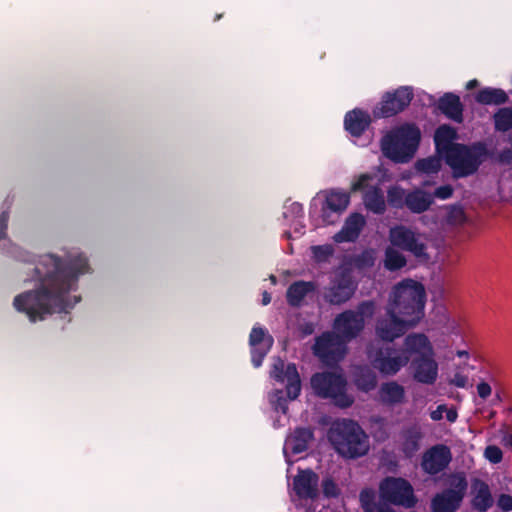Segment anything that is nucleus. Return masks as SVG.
I'll use <instances>...</instances> for the list:
<instances>
[{"label": "nucleus", "instance_id": "35", "mask_svg": "<svg viewBox=\"0 0 512 512\" xmlns=\"http://www.w3.org/2000/svg\"><path fill=\"white\" fill-rule=\"evenodd\" d=\"M402 451L407 457H412L420 448L423 437L420 428L416 425L406 428L403 433Z\"/></svg>", "mask_w": 512, "mask_h": 512}, {"label": "nucleus", "instance_id": "38", "mask_svg": "<svg viewBox=\"0 0 512 512\" xmlns=\"http://www.w3.org/2000/svg\"><path fill=\"white\" fill-rule=\"evenodd\" d=\"M406 192L398 186H391L387 191V203L394 209H403L406 205Z\"/></svg>", "mask_w": 512, "mask_h": 512}, {"label": "nucleus", "instance_id": "2", "mask_svg": "<svg viewBox=\"0 0 512 512\" xmlns=\"http://www.w3.org/2000/svg\"><path fill=\"white\" fill-rule=\"evenodd\" d=\"M425 302L424 285L408 278L394 285L386 307L389 313H396L416 326L424 317Z\"/></svg>", "mask_w": 512, "mask_h": 512}, {"label": "nucleus", "instance_id": "19", "mask_svg": "<svg viewBox=\"0 0 512 512\" xmlns=\"http://www.w3.org/2000/svg\"><path fill=\"white\" fill-rule=\"evenodd\" d=\"M273 337L267 334V331L258 326H254L249 335V344L251 346V362L255 368L262 365L264 358L273 345Z\"/></svg>", "mask_w": 512, "mask_h": 512}, {"label": "nucleus", "instance_id": "50", "mask_svg": "<svg viewBox=\"0 0 512 512\" xmlns=\"http://www.w3.org/2000/svg\"><path fill=\"white\" fill-rule=\"evenodd\" d=\"M477 393L481 399L486 400L492 393L490 384L485 381H481L480 383H478Z\"/></svg>", "mask_w": 512, "mask_h": 512}, {"label": "nucleus", "instance_id": "55", "mask_svg": "<svg viewBox=\"0 0 512 512\" xmlns=\"http://www.w3.org/2000/svg\"><path fill=\"white\" fill-rule=\"evenodd\" d=\"M356 263L358 266H372L373 258L369 254L363 253L357 257Z\"/></svg>", "mask_w": 512, "mask_h": 512}, {"label": "nucleus", "instance_id": "36", "mask_svg": "<svg viewBox=\"0 0 512 512\" xmlns=\"http://www.w3.org/2000/svg\"><path fill=\"white\" fill-rule=\"evenodd\" d=\"M492 118L496 131L504 133L512 130V107L499 108Z\"/></svg>", "mask_w": 512, "mask_h": 512}, {"label": "nucleus", "instance_id": "58", "mask_svg": "<svg viewBox=\"0 0 512 512\" xmlns=\"http://www.w3.org/2000/svg\"><path fill=\"white\" fill-rule=\"evenodd\" d=\"M313 249L315 255H318V253H321L324 256L331 254V249L328 246H315Z\"/></svg>", "mask_w": 512, "mask_h": 512}, {"label": "nucleus", "instance_id": "8", "mask_svg": "<svg viewBox=\"0 0 512 512\" xmlns=\"http://www.w3.org/2000/svg\"><path fill=\"white\" fill-rule=\"evenodd\" d=\"M447 487L434 495L431 512H456L465 498L468 481L464 473H453L446 480Z\"/></svg>", "mask_w": 512, "mask_h": 512}, {"label": "nucleus", "instance_id": "25", "mask_svg": "<svg viewBox=\"0 0 512 512\" xmlns=\"http://www.w3.org/2000/svg\"><path fill=\"white\" fill-rule=\"evenodd\" d=\"M437 108L447 118L457 123L463 122V104L458 95L451 92L445 93L439 98Z\"/></svg>", "mask_w": 512, "mask_h": 512}, {"label": "nucleus", "instance_id": "54", "mask_svg": "<svg viewBox=\"0 0 512 512\" xmlns=\"http://www.w3.org/2000/svg\"><path fill=\"white\" fill-rule=\"evenodd\" d=\"M449 218L455 221H461L464 219V211L460 206H453L449 212Z\"/></svg>", "mask_w": 512, "mask_h": 512}, {"label": "nucleus", "instance_id": "41", "mask_svg": "<svg viewBox=\"0 0 512 512\" xmlns=\"http://www.w3.org/2000/svg\"><path fill=\"white\" fill-rule=\"evenodd\" d=\"M321 488L323 496L327 499L338 498L341 495V489L331 476L322 480Z\"/></svg>", "mask_w": 512, "mask_h": 512}, {"label": "nucleus", "instance_id": "21", "mask_svg": "<svg viewBox=\"0 0 512 512\" xmlns=\"http://www.w3.org/2000/svg\"><path fill=\"white\" fill-rule=\"evenodd\" d=\"M471 506L479 512H486L493 506V497L489 485L480 478L471 480Z\"/></svg>", "mask_w": 512, "mask_h": 512}, {"label": "nucleus", "instance_id": "43", "mask_svg": "<svg viewBox=\"0 0 512 512\" xmlns=\"http://www.w3.org/2000/svg\"><path fill=\"white\" fill-rule=\"evenodd\" d=\"M354 311L356 312V315L365 320L366 317H372L374 314L375 303L371 300L362 301Z\"/></svg>", "mask_w": 512, "mask_h": 512}, {"label": "nucleus", "instance_id": "37", "mask_svg": "<svg viewBox=\"0 0 512 512\" xmlns=\"http://www.w3.org/2000/svg\"><path fill=\"white\" fill-rule=\"evenodd\" d=\"M407 260L405 256L393 247L385 250L384 267L389 271H397L405 267Z\"/></svg>", "mask_w": 512, "mask_h": 512}, {"label": "nucleus", "instance_id": "31", "mask_svg": "<svg viewBox=\"0 0 512 512\" xmlns=\"http://www.w3.org/2000/svg\"><path fill=\"white\" fill-rule=\"evenodd\" d=\"M316 286L311 281H295L286 291V300L291 307H300L304 298L315 290Z\"/></svg>", "mask_w": 512, "mask_h": 512}, {"label": "nucleus", "instance_id": "18", "mask_svg": "<svg viewBox=\"0 0 512 512\" xmlns=\"http://www.w3.org/2000/svg\"><path fill=\"white\" fill-rule=\"evenodd\" d=\"M319 476L312 469H300L293 479V490L299 499L316 500L319 497Z\"/></svg>", "mask_w": 512, "mask_h": 512}, {"label": "nucleus", "instance_id": "14", "mask_svg": "<svg viewBox=\"0 0 512 512\" xmlns=\"http://www.w3.org/2000/svg\"><path fill=\"white\" fill-rule=\"evenodd\" d=\"M357 288L352 276L347 272L337 274L324 291V300L331 305H341L352 298Z\"/></svg>", "mask_w": 512, "mask_h": 512}, {"label": "nucleus", "instance_id": "23", "mask_svg": "<svg viewBox=\"0 0 512 512\" xmlns=\"http://www.w3.org/2000/svg\"><path fill=\"white\" fill-rule=\"evenodd\" d=\"M313 439L314 432L310 427H296L285 440L284 452L289 449L294 455L303 453Z\"/></svg>", "mask_w": 512, "mask_h": 512}, {"label": "nucleus", "instance_id": "52", "mask_svg": "<svg viewBox=\"0 0 512 512\" xmlns=\"http://www.w3.org/2000/svg\"><path fill=\"white\" fill-rule=\"evenodd\" d=\"M498 161L501 164L511 165L512 164V149L505 148L498 154Z\"/></svg>", "mask_w": 512, "mask_h": 512}, {"label": "nucleus", "instance_id": "34", "mask_svg": "<svg viewBox=\"0 0 512 512\" xmlns=\"http://www.w3.org/2000/svg\"><path fill=\"white\" fill-rule=\"evenodd\" d=\"M508 100V94L500 88L485 87L475 95V101L482 105H502Z\"/></svg>", "mask_w": 512, "mask_h": 512}, {"label": "nucleus", "instance_id": "4", "mask_svg": "<svg viewBox=\"0 0 512 512\" xmlns=\"http://www.w3.org/2000/svg\"><path fill=\"white\" fill-rule=\"evenodd\" d=\"M421 139L420 129L414 124L401 125L381 140L383 154L396 163L408 162L417 151Z\"/></svg>", "mask_w": 512, "mask_h": 512}, {"label": "nucleus", "instance_id": "6", "mask_svg": "<svg viewBox=\"0 0 512 512\" xmlns=\"http://www.w3.org/2000/svg\"><path fill=\"white\" fill-rule=\"evenodd\" d=\"M270 377L276 382L285 383V391L277 389L271 395L270 402L276 411L286 414L288 411V399L295 400L301 393V379L296 364L285 362L280 358H276L270 370Z\"/></svg>", "mask_w": 512, "mask_h": 512}, {"label": "nucleus", "instance_id": "62", "mask_svg": "<svg viewBox=\"0 0 512 512\" xmlns=\"http://www.w3.org/2000/svg\"><path fill=\"white\" fill-rule=\"evenodd\" d=\"M456 355H457L458 357H460V358H461V357H468V356H469V353H468V351H466V350H458V351L456 352Z\"/></svg>", "mask_w": 512, "mask_h": 512}, {"label": "nucleus", "instance_id": "20", "mask_svg": "<svg viewBox=\"0 0 512 512\" xmlns=\"http://www.w3.org/2000/svg\"><path fill=\"white\" fill-rule=\"evenodd\" d=\"M411 368L414 380L419 383L432 385L437 380L438 364L434 359V353L415 356L411 361Z\"/></svg>", "mask_w": 512, "mask_h": 512}, {"label": "nucleus", "instance_id": "17", "mask_svg": "<svg viewBox=\"0 0 512 512\" xmlns=\"http://www.w3.org/2000/svg\"><path fill=\"white\" fill-rule=\"evenodd\" d=\"M451 460L450 448L443 444H437L423 454L421 467L426 473L436 475L447 468Z\"/></svg>", "mask_w": 512, "mask_h": 512}, {"label": "nucleus", "instance_id": "16", "mask_svg": "<svg viewBox=\"0 0 512 512\" xmlns=\"http://www.w3.org/2000/svg\"><path fill=\"white\" fill-rule=\"evenodd\" d=\"M365 327L364 319L354 310H345L338 314L333 323L334 332L346 343L357 338Z\"/></svg>", "mask_w": 512, "mask_h": 512}, {"label": "nucleus", "instance_id": "5", "mask_svg": "<svg viewBox=\"0 0 512 512\" xmlns=\"http://www.w3.org/2000/svg\"><path fill=\"white\" fill-rule=\"evenodd\" d=\"M492 156L484 141L471 144H456L445 158L455 178H465L475 174L480 166Z\"/></svg>", "mask_w": 512, "mask_h": 512}, {"label": "nucleus", "instance_id": "27", "mask_svg": "<svg viewBox=\"0 0 512 512\" xmlns=\"http://www.w3.org/2000/svg\"><path fill=\"white\" fill-rule=\"evenodd\" d=\"M350 202V196L348 193L345 192H338V191H330L326 195L325 203L322 207V216L323 220L326 223H332V221L329 220L330 213H342L346 210L347 206Z\"/></svg>", "mask_w": 512, "mask_h": 512}, {"label": "nucleus", "instance_id": "9", "mask_svg": "<svg viewBox=\"0 0 512 512\" xmlns=\"http://www.w3.org/2000/svg\"><path fill=\"white\" fill-rule=\"evenodd\" d=\"M313 354L327 366H336L347 352V343L334 331H327L316 337Z\"/></svg>", "mask_w": 512, "mask_h": 512}, {"label": "nucleus", "instance_id": "51", "mask_svg": "<svg viewBox=\"0 0 512 512\" xmlns=\"http://www.w3.org/2000/svg\"><path fill=\"white\" fill-rule=\"evenodd\" d=\"M9 212L3 211L0 215V240L6 237V230L8 228Z\"/></svg>", "mask_w": 512, "mask_h": 512}, {"label": "nucleus", "instance_id": "40", "mask_svg": "<svg viewBox=\"0 0 512 512\" xmlns=\"http://www.w3.org/2000/svg\"><path fill=\"white\" fill-rule=\"evenodd\" d=\"M371 433L375 440L385 441L389 438L388 424L385 418L375 417L372 419Z\"/></svg>", "mask_w": 512, "mask_h": 512}, {"label": "nucleus", "instance_id": "15", "mask_svg": "<svg viewBox=\"0 0 512 512\" xmlns=\"http://www.w3.org/2000/svg\"><path fill=\"white\" fill-rule=\"evenodd\" d=\"M412 327L414 326L409 321L386 310L385 315L377 320L375 331L381 340L392 342Z\"/></svg>", "mask_w": 512, "mask_h": 512}, {"label": "nucleus", "instance_id": "29", "mask_svg": "<svg viewBox=\"0 0 512 512\" xmlns=\"http://www.w3.org/2000/svg\"><path fill=\"white\" fill-rule=\"evenodd\" d=\"M353 381L358 390L370 392L377 387L378 379L373 366L360 365L353 371Z\"/></svg>", "mask_w": 512, "mask_h": 512}, {"label": "nucleus", "instance_id": "28", "mask_svg": "<svg viewBox=\"0 0 512 512\" xmlns=\"http://www.w3.org/2000/svg\"><path fill=\"white\" fill-rule=\"evenodd\" d=\"M404 350L401 353H406L411 358L412 354L420 356L426 353L433 354V347L425 334L413 333L406 336L404 340Z\"/></svg>", "mask_w": 512, "mask_h": 512}, {"label": "nucleus", "instance_id": "3", "mask_svg": "<svg viewBox=\"0 0 512 512\" xmlns=\"http://www.w3.org/2000/svg\"><path fill=\"white\" fill-rule=\"evenodd\" d=\"M328 439L335 451L346 459L365 456L369 449V437L363 428L352 419H341L332 424Z\"/></svg>", "mask_w": 512, "mask_h": 512}, {"label": "nucleus", "instance_id": "11", "mask_svg": "<svg viewBox=\"0 0 512 512\" xmlns=\"http://www.w3.org/2000/svg\"><path fill=\"white\" fill-rule=\"evenodd\" d=\"M389 241L393 247L411 253L416 259L428 261L427 245L419 234L404 225H396L389 230Z\"/></svg>", "mask_w": 512, "mask_h": 512}, {"label": "nucleus", "instance_id": "26", "mask_svg": "<svg viewBox=\"0 0 512 512\" xmlns=\"http://www.w3.org/2000/svg\"><path fill=\"white\" fill-rule=\"evenodd\" d=\"M457 138V131L449 125L439 126L434 134V143L438 154L447 158L450 155L452 148L457 144L454 140Z\"/></svg>", "mask_w": 512, "mask_h": 512}, {"label": "nucleus", "instance_id": "33", "mask_svg": "<svg viewBox=\"0 0 512 512\" xmlns=\"http://www.w3.org/2000/svg\"><path fill=\"white\" fill-rule=\"evenodd\" d=\"M363 203L366 209L374 214L382 215L386 211L384 193L378 186H372L364 192Z\"/></svg>", "mask_w": 512, "mask_h": 512}, {"label": "nucleus", "instance_id": "63", "mask_svg": "<svg viewBox=\"0 0 512 512\" xmlns=\"http://www.w3.org/2000/svg\"><path fill=\"white\" fill-rule=\"evenodd\" d=\"M222 17V14H217L214 18V21H218Z\"/></svg>", "mask_w": 512, "mask_h": 512}, {"label": "nucleus", "instance_id": "1", "mask_svg": "<svg viewBox=\"0 0 512 512\" xmlns=\"http://www.w3.org/2000/svg\"><path fill=\"white\" fill-rule=\"evenodd\" d=\"M88 271V259L81 253L69 254L64 259L54 254L41 255L34 262L30 279L39 281L40 288L17 295L13 306L31 322L43 320L52 313L68 312L81 300L80 296L71 300L68 293L76 290L79 276Z\"/></svg>", "mask_w": 512, "mask_h": 512}, {"label": "nucleus", "instance_id": "46", "mask_svg": "<svg viewBox=\"0 0 512 512\" xmlns=\"http://www.w3.org/2000/svg\"><path fill=\"white\" fill-rule=\"evenodd\" d=\"M454 189L451 185H442L434 190V193L431 194L433 198H438L441 200L449 199L453 195Z\"/></svg>", "mask_w": 512, "mask_h": 512}, {"label": "nucleus", "instance_id": "56", "mask_svg": "<svg viewBox=\"0 0 512 512\" xmlns=\"http://www.w3.org/2000/svg\"><path fill=\"white\" fill-rule=\"evenodd\" d=\"M444 410H447V406L444 404L439 405L436 410L430 413V417L434 421H439L443 418Z\"/></svg>", "mask_w": 512, "mask_h": 512}, {"label": "nucleus", "instance_id": "42", "mask_svg": "<svg viewBox=\"0 0 512 512\" xmlns=\"http://www.w3.org/2000/svg\"><path fill=\"white\" fill-rule=\"evenodd\" d=\"M359 499L364 512H371L380 503L375 502V494L370 489H363L360 492Z\"/></svg>", "mask_w": 512, "mask_h": 512}, {"label": "nucleus", "instance_id": "39", "mask_svg": "<svg viewBox=\"0 0 512 512\" xmlns=\"http://www.w3.org/2000/svg\"><path fill=\"white\" fill-rule=\"evenodd\" d=\"M415 167L417 171L425 174L438 173L441 169V159L439 157H428L417 160Z\"/></svg>", "mask_w": 512, "mask_h": 512}, {"label": "nucleus", "instance_id": "24", "mask_svg": "<svg viewBox=\"0 0 512 512\" xmlns=\"http://www.w3.org/2000/svg\"><path fill=\"white\" fill-rule=\"evenodd\" d=\"M370 124V114L359 108L347 112L344 117V127L354 137H360Z\"/></svg>", "mask_w": 512, "mask_h": 512}, {"label": "nucleus", "instance_id": "45", "mask_svg": "<svg viewBox=\"0 0 512 512\" xmlns=\"http://www.w3.org/2000/svg\"><path fill=\"white\" fill-rule=\"evenodd\" d=\"M485 457L493 464L501 462L503 458L502 450L495 445H489L485 449Z\"/></svg>", "mask_w": 512, "mask_h": 512}, {"label": "nucleus", "instance_id": "7", "mask_svg": "<svg viewBox=\"0 0 512 512\" xmlns=\"http://www.w3.org/2000/svg\"><path fill=\"white\" fill-rule=\"evenodd\" d=\"M314 393L323 399H330L339 408H348L354 403V397L347 393L346 378L336 372L323 371L311 377Z\"/></svg>", "mask_w": 512, "mask_h": 512}, {"label": "nucleus", "instance_id": "32", "mask_svg": "<svg viewBox=\"0 0 512 512\" xmlns=\"http://www.w3.org/2000/svg\"><path fill=\"white\" fill-rule=\"evenodd\" d=\"M378 393L380 401L385 405L394 406L405 400V389L396 381L382 383Z\"/></svg>", "mask_w": 512, "mask_h": 512}, {"label": "nucleus", "instance_id": "13", "mask_svg": "<svg viewBox=\"0 0 512 512\" xmlns=\"http://www.w3.org/2000/svg\"><path fill=\"white\" fill-rule=\"evenodd\" d=\"M368 358L374 369L383 375H395L406 366L410 357L406 353H397L390 346L380 347L368 352Z\"/></svg>", "mask_w": 512, "mask_h": 512}, {"label": "nucleus", "instance_id": "61", "mask_svg": "<svg viewBox=\"0 0 512 512\" xmlns=\"http://www.w3.org/2000/svg\"><path fill=\"white\" fill-rule=\"evenodd\" d=\"M270 302H271V295L267 291H264L263 295H262V304L268 305Z\"/></svg>", "mask_w": 512, "mask_h": 512}, {"label": "nucleus", "instance_id": "57", "mask_svg": "<svg viewBox=\"0 0 512 512\" xmlns=\"http://www.w3.org/2000/svg\"><path fill=\"white\" fill-rule=\"evenodd\" d=\"M444 412H445V417H446L448 422L453 423V422H455L457 420L458 413H457V410L455 408H448L447 407V410H444Z\"/></svg>", "mask_w": 512, "mask_h": 512}, {"label": "nucleus", "instance_id": "59", "mask_svg": "<svg viewBox=\"0 0 512 512\" xmlns=\"http://www.w3.org/2000/svg\"><path fill=\"white\" fill-rule=\"evenodd\" d=\"M371 512H394V510L388 507L385 503H380L376 508L371 510Z\"/></svg>", "mask_w": 512, "mask_h": 512}, {"label": "nucleus", "instance_id": "53", "mask_svg": "<svg viewBox=\"0 0 512 512\" xmlns=\"http://www.w3.org/2000/svg\"><path fill=\"white\" fill-rule=\"evenodd\" d=\"M468 382V378L465 375H462L460 373H456L451 380V383L459 388H465Z\"/></svg>", "mask_w": 512, "mask_h": 512}, {"label": "nucleus", "instance_id": "30", "mask_svg": "<svg viewBox=\"0 0 512 512\" xmlns=\"http://www.w3.org/2000/svg\"><path fill=\"white\" fill-rule=\"evenodd\" d=\"M432 204L433 196L422 189H415L406 194L405 207L412 213L421 214L427 211Z\"/></svg>", "mask_w": 512, "mask_h": 512}, {"label": "nucleus", "instance_id": "48", "mask_svg": "<svg viewBox=\"0 0 512 512\" xmlns=\"http://www.w3.org/2000/svg\"><path fill=\"white\" fill-rule=\"evenodd\" d=\"M500 435L503 446L512 450V428L504 425L500 429Z\"/></svg>", "mask_w": 512, "mask_h": 512}, {"label": "nucleus", "instance_id": "12", "mask_svg": "<svg viewBox=\"0 0 512 512\" xmlns=\"http://www.w3.org/2000/svg\"><path fill=\"white\" fill-rule=\"evenodd\" d=\"M414 93L411 87L401 86L393 91L386 92L379 104L373 109L375 118H389L404 111L413 100Z\"/></svg>", "mask_w": 512, "mask_h": 512}, {"label": "nucleus", "instance_id": "10", "mask_svg": "<svg viewBox=\"0 0 512 512\" xmlns=\"http://www.w3.org/2000/svg\"><path fill=\"white\" fill-rule=\"evenodd\" d=\"M379 493L383 501L405 508H413L417 503L412 485L403 478H385L380 483Z\"/></svg>", "mask_w": 512, "mask_h": 512}, {"label": "nucleus", "instance_id": "22", "mask_svg": "<svg viewBox=\"0 0 512 512\" xmlns=\"http://www.w3.org/2000/svg\"><path fill=\"white\" fill-rule=\"evenodd\" d=\"M365 218L360 213H352L346 220L339 232L333 239L337 243L354 242L358 239L363 227L365 226Z\"/></svg>", "mask_w": 512, "mask_h": 512}, {"label": "nucleus", "instance_id": "49", "mask_svg": "<svg viewBox=\"0 0 512 512\" xmlns=\"http://www.w3.org/2000/svg\"><path fill=\"white\" fill-rule=\"evenodd\" d=\"M499 508L504 512L512 510V496L509 494H501L497 502Z\"/></svg>", "mask_w": 512, "mask_h": 512}, {"label": "nucleus", "instance_id": "47", "mask_svg": "<svg viewBox=\"0 0 512 512\" xmlns=\"http://www.w3.org/2000/svg\"><path fill=\"white\" fill-rule=\"evenodd\" d=\"M372 177L369 174H362L359 178L352 183L351 190L353 192L362 191L368 189V181L371 180Z\"/></svg>", "mask_w": 512, "mask_h": 512}, {"label": "nucleus", "instance_id": "60", "mask_svg": "<svg viewBox=\"0 0 512 512\" xmlns=\"http://www.w3.org/2000/svg\"><path fill=\"white\" fill-rule=\"evenodd\" d=\"M478 86H479L478 80L477 79H472V80L467 82L466 89L467 90H472V89H474V88H476Z\"/></svg>", "mask_w": 512, "mask_h": 512}, {"label": "nucleus", "instance_id": "44", "mask_svg": "<svg viewBox=\"0 0 512 512\" xmlns=\"http://www.w3.org/2000/svg\"><path fill=\"white\" fill-rule=\"evenodd\" d=\"M285 218L293 217V218H301L304 216L303 206L299 202H293L289 206H285V211L283 213Z\"/></svg>", "mask_w": 512, "mask_h": 512}]
</instances>
